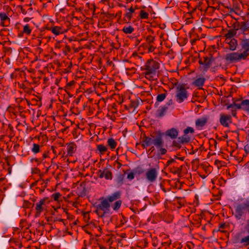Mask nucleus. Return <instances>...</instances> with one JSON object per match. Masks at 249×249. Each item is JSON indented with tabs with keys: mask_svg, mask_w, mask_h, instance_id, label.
Masks as SVG:
<instances>
[{
	"mask_svg": "<svg viewBox=\"0 0 249 249\" xmlns=\"http://www.w3.org/2000/svg\"><path fill=\"white\" fill-rule=\"evenodd\" d=\"M121 197V192L120 191H117L113 194H112L110 196H108L106 198H105L106 200H107L108 203L112 202L117 199L120 198Z\"/></svg>",
	"mask_w": 249,
	"mask_h": 249,
	"instance_id": "obj_16",
	"label": "nucleus"
},
{
	"mask_svg": "<svg viewBox=\"0 0 249 249\" xmlns=\"http://www.w3.org/2000/svg\"><path fill=\"white\" fill-rule=\"evenodd\" d=\"M205 81L206 79L204 77H199L192 83V85L198 87L199 89H202Z\"/></svg>",
	"mask_w": 249,
	"mask_h": 249,
	"instance_id": "obj_17",
	"label": "nucleus"
},
{
	"mask_svg": "<svg viewBox=\"0 0 249 249\" xmlns=\"http://www.w3.org/2000/svg\"><path fill=\"white\" fill-rule=\"evenodd\" d=\"M236 107L237 109H241L242 107V102L240 104H236L235 102H233V104L227 105V109H230L231 108H234Z\"/></svg>",
	"mask_w": 249,
	"mask_h": 249,
	"instance_id": "obj_32",
	"label": "nucleus"
},
{
	"mask_svg": "<svg viewBox=\"0 0 249 249\" xmlns=\"http://www.w3.org/2000/svg\"><path fill=\"white\" fill-rule=\"evenodd\" d=\"M91 6L92 7V9L91 10H93V12H95L96 10V6L94 3H92Z\"/></svg>",
	"mask_w": 249,
	"mask_h": 249,
	"instance_id": "obj_58",
	"label": "nucleus"
},
{
	"mask_svg": "<svg viewBox=\"0 0 249 249\" xmlns=\"http://www.w3.org/2000/svg\"><path fill=\"white\" fill-rule=\"evenodd\" d=\"M129 12L131 13V14H132L135 11V10L133 9V8L132 7H130L129 9Z\"/></svg>",
	"mask_w": 249,
	"mask_h": 249,
	"instance_id": "obj_56",
	"label": "nucleus"
},
{
	"mask_svg": "<svg viewBox=\"0 0 249 249\" xmlns=\"http://www.w3.org/2000/svg\"><path fill=\"white\" fill-rule=\"evenodd\" d=\"M168 107L166 106H160L156 111L155 115L157 118L162 117L166 113Z\"/></svg>",
	"mask_w": 249,
	"mask_h": 249,
	"instance_id": "obj_15",
	"label": "nucleus"
},
{
	"mask_svg": "<svg viewBox=\"0 0 249 249\" xmlns=\"http://www.w3.org/2000/svg\"><path fill=\"white\" fill-rule=\"evenodd\" d=\"M195 132V130L193 127L190 126H188L186 128H185L183 130V133L187 135L188 133H190L191 134H193Z\"/></svg>",
	"mask_w": 249,
	"mask_h": 249,
	"instance_id": "obj_38",
	"label": "nucleus"
},
{
	"mask_svg": "<svg viewBox=\"0 0 249 249\" xmlns=\"http://www.w3.org/2000/svg\"><path fill=\"white\" fill-rule=\"evenodd\" d=\"M238 27L243 32H246L249 29V20L241 22Z\"/></svg>",
	"mask_w": 249,
	"mask_h": 249,
	"instance_id": "obj_21",
	"label": "nucleus"
},
{
	"mask_svg": "<svg viewBox=\"0 0 249 249\" xmlns=\"http://www.w3.org/2000/svg\"><path fill=\"white\" fill-rule=\"evenodd\" d=\"M151 137H149L146 135H144L142 145L143 148H145L151 144H154L155 146H159L162 143V138L164 136V132H162L159 130L154 132L151 135Z\"/></svg>",
	"mask_w": 249,
	"mask_h": 249,
	"instance_id": "obj_1",
	"label": "nucleus"
},
{
	"mask_svg": "<svg viewBox=\"0 0 249 249\" xmlns=\"http://www.w3.org/2000/svg\"><path fill=\"white\" fill-rule=\"evenodd\" d=\"M134 174H135L134 172L130 173L129 174H128L127 178L130 180H132V179H134Z\"/></svg>",
	"mask_w": 249,
	"mask_h": 249,
	"instance_id": "obj_47",
	"label": "nucleus"
},
{
	"mask_svg": "<svg viewBox=\"0 0 249 249\" xmlns=\"http://www.w3.org/2000/svg\"><path fill=\"white\" fill-rule=\"evenodd\" d=\"M219 227V228H221V229H224L225 228V223L220 224Z\"/></svg>",
	"mask_w": 249,
	"mask_h": 249,
	"instance_id": "obj_55",
	"label": "nucleus"
},
{
	"mask_svg": "<svg viewBox=\"0 0 249 249\" xmlns=\"http://www.w3.org/2000/svg\"><path fill=\"white\" fill-rule=\"evenodd\" d=\"M124 181V177L122 175L120 174L116 178V182L117 184L119 186H121L123 184Z\"/></svg>",
	"mask_w": 249,
	"mask_h": 249,
	"instance_id": "obj_36",
	"label": "nucleus"
},
{
	"mask_svg": "<svg viewBox=\"0 0 249 249\" xmlns=\"http://www.w3.org/2000/svg\"><path fill=\"white\" fill-rule=\"evenodd\" d=\"M141 42V40H139L138 39H136V45H138L139 44V43H140Z\"/></svg>",
	"mask_w": 249,
	"mask_h": 249,
	"instance_id": "obj_63",
	"label": "nucleus"
},
{
	"mask_svg": "<svg viewBox=\"0 0 249 249\" xmlns=\"http://www.w3.org/2000/svg\"><path fill=\"white\" fill-rule=\"evenodd\" d=\"M208 119L209 117L207 116L197 119L195 121L196 127L198 128L203 127L207 123Z\"/></svg>",
	"mask_w": 249,
	"mask_h": 249,
	"instance_id": "obj_14",
	"label": "nucleus"
},
{
	"mask_svg": "<svg viewBox=\"0 0 249 249\" xmlns=\"http://www.w3.org/2000/svg\"><path fill=\"white\" fill-rule=\"evenodd\" d=\"M166 93H162L159 94L157 97V101L158 102L163 101L166 97Z\"/></svg>",
	"mask_w": 249,
	"mask_h": 249,
	"instance_id": "obj_39",
	"label": "nucleus"
},
{
	"mask_svg": "<svg viewBox=\"0 0 249 249\" xmlns=\"http://www.w3.org/2000/svg\"><path fill=\"white\" fill-rule=\"evenodd\" d=\"M5 62L7 65L9 64L10 62L9 58L6 59Z\"/></svg>",
	"mask_w": 249,
	"mask_h": 249,
	"instance_id": "obj_62",
	"label": "nucleus"
},
{
	"mask_svg": "<svg viewBox=\"0 0 249 249\" xmlns=\"http://www.w3.org/2000/svg\"><path fill=\"white\" fill-rule=\"evenodd\" d=\"M98 176L100 178L104 177L106 179L111 180L112 178L111 172L107 168H105L103 170H99L98 172Z\"/></svg>",
	"mask_w": 249,
	"mask_h": 249,
	"instance_id": "obj_11",
	"label": "nucleus"
},
{
	"mask_svg": "<svg viewBox=\"0 0 249 249\" xmlns=\"http://www.w3.org/2000/svg\"><path fill=\"white\" fill-rule=\"evenodd\" d=\"M178 130L177 128L173 127L167 130L164 133V135L170 137L172 140H175L178 138Z\"/></svg>",
	"mask_w": 249,
	"mask_h": 249,
	"instance_id": "obj_12",
	"label": "nucleus"
},
{
	"mask_svg": "<svg viewBox=\"0 0 249 249\" xmlns=\"http://www.w3.org/2000/svg\"><path fill=\"white\" fill-rule=\"evenodd\" d=\"M23 32L27 35H29L31 34V30L30 29L28 24H26L24 26Z\"/></svg>",
	"mask_w": 249,
	"mask_h": 249,
	"instance_id": "obj_41",
	"label": "nucleus"
},
{
	"mask_svg": "<svg viewBox=\"0 0 249 249\" xmlns=\"http://www.w3.org/2000/svg\"><path fill=\"white\" fill-rule=\"evenodd\" d=\"M91 4L90 3H87L86 4L87 6H88V7L89 8V9H92V7L91 6Z\"/></svg>",
	"mask_w": 249,
	"mask_h": 249,
	"instance_id": "obj_59",
	"label": "nucleus"
},
{
	"mask_svg": "<svg viewBox=\"0 0 249 249\" xmlns=\"http://www.w3.org/2000/svg\"><path fill=\"white\" fill-rule=\"evenodd\" d=\"M97 149L102 154L105 153L107 150V148L103 144H98L97 145Z\"/></svg>",
	"mask_w": 249,
	"mask_h": 249,
	"instance_id": "obj_30",
	"label": "nucleus"
},
{
	"mask_svg": "<svg viewBox=\"0 0 249 249\" xmlns=\"http://www.w3.org/2000/svg\"><path fill=\"white\" fill-rule=\"evenodd\" d=\"M247 212L249 214V199H246L243 203L237 204L235 207L234 215L237 220H240Z\"/></svg>",
	"mask_w": 249,
	"mask_h": 249,
	"instance_id": "obj_3",
	"label": "nucleus"
},
{
	"mask_svg": "<svg viewBox=\"0 0 249 249\" xmlns=\"http://www.w3.org/2000/svg\"><path fill=\"white\" fill-rule=\"evenodd\" d=\"M52 32L55 35H59L62 33V28L58 26H54L51 29Z\"/></svg>",
	"mask_w": 249,
	"mask_h": 249,
	"instance_id": "obj_26",
	"label": "nucleus"
},
{
	"mask_svg": "<svg viewBox=\"0 0 249 249\" xmlns=\"http://www.w3.org/2000/svg\"><path fill=\"white\" fill-rule=\"evenodd\" d=\"M188 94L185 88V84L178 85L176 88V101L181 103L188 98Z\"/></svg>",
	"mask_w": 249,
	"mask_h": 249,
	"instance_id": "obj_5",
	"label": "nucleus"
},
{
	"mask_svg": "<svg viewBox=\"0 0 249 249\" xmlns=\"http://www.w3.org/2000/svg\"><path fill=\"white\" fill-rule=\"evenodd\" d=\"M226 61L230 63L239 62L242 60H246L241 53H231L226 54L225 57Z\"/></svg>",
	"mask_w": 249,
	"mask_h": 249,
	"instance_id": "obj_6",
	"label": "nucleus"
},
{
	"mask_svg": "<svg viewBox=\"0 0 249 249\" xmlns=\"http://www.w3.org/2000/svg\"><path fill=\"white\" fill-rule=\"evenodd\" d=\"M48 157V153H45L43 154V159L46 158L47 157Z\"/></svg>",
	"mask_w": 249,
	"mask_h": 249,
	"instance_id": "obj_60",
	"label": "nucleus"
},
{
	"mask_svg": "<svg viewBox=\"0 0 249 249\" xmlns=\"http://www.w3.org/2000/svg\"><path fill=\"white\" fill-rule=\"evenodd\" d=\"M163 143H164V142H163V139L162 138V143H161V145H160L159 146H156V148L159 149V150H158L159 153L161 155H165L167 152L166 149L163 148Z\"/></svg>",
	"mask_w": 249,
	"mask_h": 249,
	"instance_id": "obj_27",
	"label": "nucleus"
},
{
	"mask_svg": "<svg viewBox=\"0 0 249 249\" xmlns=\"http://www.w3.org/2000/svg\"><path fill=\"white\" fill-rule=\"evenodd\" d=\"M236 112L235 110H232V114L233 116H235L236 115Z\"/></svg>",
	"mask_w": 249,
	"mask_h": 249,
	"instance_id": "obj_64",
	"label": "nucleus"
},
{
	"mask_svg": "<svg viewBox=\"0 0 249 249\" xmlns=\"http://www.w3.org/2000/svg\"><path fill=\"white\" fill-rule=\"evenodd\" d=\"M244 150L247 154L249 153V146L248 145H246L244 146Z\"/></svg>",
	"mask_w": 249,
	"mask_h": 249,
	"instance_id": "obj_52",
	"label": "nucleus"
},
{
	"mask_svg": "<svg viewBox=\"0 0 249 249\" xmlns=\"http://www.w3.org/2000/svg\"><path fill=\"white\" fill-rule=\"evenodd\" d=\"M73 149H74V147L73 146H72V145L68 146V148H67L68 154H69L70 155H72V154H73L74 153Z\"/></svg>",
	"mask_w": 249,
	"mask_h": 249,
	"instance_id": "obj_44",
	"label": "nucleus"
},
{
	"mask_svg": "<svg viewBox=\"0 0 249 249\" xmlns=\"http://www.w3.org/2000/svg\"><path fill=\"white\" fill-rule=\"evenodd\" d=\"M122 201L121 200H117L112 205V208L114 211L118 210L122 204Z\"/></svg>",
	"mask_w": 249,
	"mask_h": 249,
	"instance_id": "obj_31",
	"label": "nucleus"
},
{
	"mask_svg": "<svg viewBox=\"0 0 249 249\" xmlns=\"http://www.w3.org/2000/svg\"><path fill=\"white\" fill-rule=\"evenodd\" d=\"M146 40L149 44H150L154 41L155 37L151 36H148L146 37Z\"/></svg>",
	"mask_w": 249,
	"mask_h": 249,
	"instance_id": "obj_45",
	"label": "nucleus"
},
{
	"mask_svg": "<svg viewBox=\"0 0 249 249\" xmlns=\"http://www.w3.org/2000/svg\"><path fill=\"white\" fill-rule=\"evenodd\" d=\"M242 109L249 112V100L246 99L242 101Z\"/></svg>",
	"mask_w": 249,
	"mask_h": 249,
	"instance_id": "obj_23",
	"label": "nucleus"
},
{
	"mask_svg": "<svg viewBox=\"0 0 249 249\" xmlns=\"http://www.w3.org/2000/svg\"><path fill=\"white\" fill-rule=\"evenodd\" d=\"M107 143L111 149H114L117 146V142L112 138H110L107 140Z\"/></svg>",
	"mask_w": 249,
	"mask_h": 249,
	"instance_id": "obj_22",
	"label": "nucleus"
},
{
	"mask_svg": "<svg viewBox=\"0 0 249 249\" xmlns=\"http://www.w3.org/2000/svg\"><path fill=\"white\" fill-rule=\"evenodd\" d=\"M198 63L200 64V66H204L203 61H202V60H199L198 61Z\"/></svg>",
	"mask_w": 249,
	"mask_h": 249,
	"instance_id": "obj_61",
	"label": "nucleus"
},
{
	"mask_svg": "<svg viewBox=\"0 0 249 249\" xmlns=\"http://www.w3.org/2000/svg\"><path fill=\"white\" fill-rule=\"evenodd\" d=\"M139 106V102L137 101H131L129 107L131 108H133L134 109L136 108Z\"/></svg>",
	"mask_w": 249,
	"mask_h": 249,
	"instance_id": "obj_42",
	"label": "nucleus"
},
{
	"mask_svg": "<svg viewBox=\"0 0 249 249\" xmlns=\"http://www.w3.org/2000/svg\"><path fill=\"white\" fill-rule=\"evenodd\" d=\"M240 243L243 244L245 246H249V235L242 238Z\"/></svg>",
	"mask_w": 249,
	"mask_h": 249,
	"instance_id": "obj_33",
	"label": "nucleus"
},
{
	"mask_svg": "<svg viewBox=\"0 0 249 249\" xmlns=\"http://www.w3.org/2000/svg\"><path fill=\"white\" fill-rule=\"evenodd\" d=\"M33 207L34 204H32L30 202L27 200H24L23 201L22 207L24 208H29L31 206Z\"/></svg>",
	"mask_w": 249,
	"mask_h": 249,
	"instance_id": "obj_40",
	"label": "nucleus"
},
{
	"mask_svg": "<svg viewBox=\"0 0 249 249\" xmlns=\"http://www.w3.org/2000/svg\"><path fill=\"white\" fill-rule=\"evenodd\" d=\"M2 126L3 127V133H4V130H6V131H7L9 128L11 127V124L9 123L3 122L2 123Z\"/></svg>",
	"mask_w": 249,
	"mask_h": 249,
	"instance_id": "obj_43",
	"label": "nucleus"
},
{
	"mask_svg": "<svg viewBox=\"0 0 249 249\" xmlns=\"http://www.w3.org/2000/svg\"><path fill=\"white\" fill-rule=\"evenodd\" d=\"M175 162V160L173 159H171V160H169L167 161V163H166V164L167 165H169L170 164H171V163H173Z\"/></svg>",
	"mask_w": 249,
	"mask_h": 249,
	"instance_id": "obj_51",
	"label": "nucleus"
},
{
	"mask_svg": "<svg viewBox=\"0 0 249 249\" xmlns=\"http://www.w3.org/2000/svg\"><path fill=\"white\" fill-rule=\"evenodd\" d=\"M181 141L179 137L178 138V139L176 140H173L172 142V146L178 149L180 148L181 147V145L183 144L182 142H181Z\"/></svg>",
	"mask_w": 249,
	"mask_h": 249,
	"instance_id": "obj_25",
	"label": "nucleus"
},
{
	"mask_svg": "<svg viewBox=\"0 0 249 249\" xmlns=\"http://www.w3.org/2000/svg\"><path fill=\"white\" fill-rule=\"evenodd\" d=\"M180 172H181V169H180L179 168H177L174 173V174H176V173L179 174Z\"/></svg>",
	"mask_w": 249,
	"mask_h": 249,
	"instance_id": "obj_53",
	"label": "nucleus"
},
{
	"mask_svg": "<svg viewBox=\"0 0 249 249\" xmlns=\"http://www.w3.org/2000/svg\"><path fill=\"white\" fill-rule=\"evenodd\" d=\"M239 27L234 30L231 29L228 31V32L225 35L226 37V41H228L229 39L233 38L232 37L236 34V31L238 29Z\"/></svg>",
	"mask_w": 249,
	"mask_h": 249,
	"instance_id": "obj_20",
	"label": "nucleus"
},
{
	"mask_svg": "<svg viewBox=\"0 0 249 249\" xmlns=\"http://www.w3.org/2000/svg\"><path fill=\"white\" fill-rule=\"evenodd\" d=\"M115 239V237L113 235H107L105 237V240H106L107 243L108 244V245H111L112 244L114 239Z\"/></svg>",
	"mask_w": 249,
	"mask_h": 249,
	"instance_id": "obj_24",
	"label": "nucleus"
},
{
	"mask_svg": "<svg viewBox=\"0 0 249 249\" xmlns=\"http://www.w3.org/2000/svg\"><path fill=\"white\" fill-rule=\"evenodd\" d=\"M241 54L245 59L249 56V39H242L240 43Z\"/></svg>",
	"mask_w": 249,
	"mask_h": 249,
	"instance_id": "obj_7",
	"label": "nucleus"
},
{
	"mask_svg": "<svg viewBox=\"0 0 249 249\" xmlns=\"http://www.w3.org/2000/svg\"><path fill=\"white\" fill-rule=\"evenodd\" d=\"M160 68V64L158 62L153 59L148 60L145 63L144 68L142 69L145 70V73L146 75H155L157 71Z\"/></svg>",
	"mask_w": 249,
	"mask_h": 249,
	"instance_id": "obj_4",
	"label": "nucleus"
},
{
	"mask_svg": "<svg viewBox=\"0 0 249 249\" xmlns=\"http://www.w3.org/2000/svg\"><path fill=\"white\" fill-rule=\"evenodd\" d=\"M214 58L211 56L210 57L205 56L203 58V66H200L204 73L206 72L212 65V62L214 61Z\"/></svg>",
	"mask_w": 249,
	"mask_h": 249,
	"instance_id": "obj_9",
	"label": "nucleus"
},
{
	"mask_svg": "<svg viewBox=\"0 0 249 249\" xmlns=\"http://www.w3.org/2000/svg\"><path fill=\"white\" fill-rule=\"evenodd\" d=\"M3 52L6 54V53H11L12 52V49L11 48L3 47Z\"/></svg>",
	"mask_w": 249,
	"mask_h": 249,
	"instance_id": "obj_48",
	"label": "nucleus"
},
{
	"mask_svg": "<svg viewBox=\"0 0 249 249\" xmlns=\"http://www.w3.org/2000/svg\"><path fill=\"white\" fill-rule=\"evenodd\" d=\"M47 200V198H44L41 199L38 203L36 204V217H38L40 215L41 213L43 210V206L45 205L46 201Z\"/></svg>",
	"mask_w": 249,
	"mask_h": 249,
	"instance_id": "obj_13",
	"label": "nucleus"
},
{
	"mask_svg": "<svg viewBox=\"0 0 249 249\" xmlns=\"http://www.w3.org/2000/svg\"><path fill=\"white\" fill-rule=\"evenodd\" d=\"M179 138L180 139L181 142L183 144L189 142L191 140V137L189 135L185 134Z\"/></svg>",
	"mask_w": 249,
	"mask_h": 249,
	"instance_id": "obj_28",
	"label": "nucleus"
},
{
	"mask_svg": "<svg viewBox=\"0 0 249 249\" xmlns=\"http://www.w3.org/2000/svg\"><path fill=\"white\" fill-rule=\"evenodd\" d=\"M229 45V49L231 51H235L236 49L237 46V41L235 38H231L229 40V41H226Z\"/></svg>",
	"mask_w": 249,
	"mask_h": 249,
	"instance_id": "obj_19",
	"label": "nucleus"
},
{
	"mask_svg": "<svg viewBox=\"0 0 249 249\" xmlns=\"http://www.w3.org/2000/svg\"><path fill=\"white\" fill-rule=\"evenodd\" d=\"M133 171L135 174L141 175L144 172V170L141 166H138L136 167Z\"/></svg>",
	"mask_w": 249,
	"mask_h": 249,
	"instance_id": "obj_34",
	"label": "nucleus"
},
{
	"mask_svg": "<svg viewBox=\"0 0 249 249\" xmlns=\"http://www.w3.org/2000/svg\"><path fill=\"white\" fill-rule=\"evenodd\" d=\"M132 14H131L129 12L126 13L125 15V16L126 18H128V21H129L131 19V17H132Z\"/></svg>",
	"mask_w": 249,
	"mask_h": 249,
	"instance_id": "obj_49",
	"label": "nucleus"
},
{
	"mask_svg": "<svg viewBox=\"0 0 249 249\" xmlns=\"http://www.w3.org/2000/svg\"><path fill=\"white\" fill-rule=\"evenodd\" d=\"M245 228L247 232L249 233V222L246 225Z\"/></svg>",
	"mask_w": 249,
	"mask_h": 249,
	"instance_id": "obj_54",
	"label": "nucleus"
},
{
	"mask_svg": "<svg viewBox=\"0 0 249 249\" xmlns=\"http://www.w3.org/2000/svg\"><path fill=\"white\" fill-rule=\"evenodd\" d=\"M155 48L152 46V45H150L149 48H148V52H154V51L155 50Z\"/></svg>",
	"mask_w": 249,
	"mask_h": 249,
	"instance_id": "obj_50",
	"label": "nucleus"
},
{
	"mask_svg": "<svg viewBox=\"0 0 249 249\" xmlns=\"http://www.w3.org/2000/svg\"><path fill=\"white\" fill-rule=\"evenodd\" d=\"M100 200V203L94 206L96 208L94 212L99 217H103L106 214L108 213L110 204L108 203L107 200H106L103 197H101Z\"/></svg>",
	"mask_w": 249,
	"mask_h": 249,
	"instance_id": "obj_2",
	"label": "nucleus"
},
{
	"mask_svg": "<svg viewBox=\"0 0 249 249\" xmlns=\"http://www.w3.org/2000/svg\"><path fill=\"white\" fill-rule=\"evenodd\" d=\"M10 24V18L5 13H1V26H8Z\"/></svg>",
	"mask_w": 249,
	"mask_h": 249,
	"instance_id": "obj_18",
	"label": "nucleus"
},
{
	"mask_svg": "<svg viewBox=\"0 0 249 249\" xmlns=\"http://www.w3.org/2000/svg\"><path fill=\"white\" fill-rule=\"evenodd\" d=\"M149 14L147 12H145L144 10H141L140 13V16L142 19H147L148 18Z\"/></svg>",
	"mask_w": 249,
	"mask_h": 249,
	"instance_id": "obj_37",
	"label": "nucleus"
},
{
	"mask_svg": "<svg viewBox=\"0 0 249 249\" xmlns=\"http://www.w3.org/2000/svg\"><path fill=\"white\" fill-rule=\"evenodd\" d=\"M134 28L131 26H129L128 27L124 26L122 30L123 32L126 34H131L134 31Z\"/></svg>",
	"mask_w": 249,
	"mask_h": 249,
	"instance_id": "obj_29",
	"label": "nucleus"
},
{
	"mask_svg": "<svg viewBox=\"0 0 249 249\" xmlns=\"http://www.w3.org/2000/svg\"><path fill=\"white\" fill-rule=\"evenodd\" d=\"M60 196H61V194L59 193H56L53 194L52 195L53 198L55 201H57Z\"/></svg>",
	"mask_w": 249,
	"mask_h": 249,
	"instance_id": "obj_46",
	"label": "nucleus"
},
{
	"mask_svg": "<svg viewBox=\"0 0 249 249\" xmlns=\"http://www.w3.org/2000/svg\"><path fill=\"white\" fill-rule=\"evenodd\" d=\"M40 151V146L39 144L36 143L33 144V147L32 149V151L35 153L36 154L38 153Z\"/></svg>",
	"mask_w": 249,
	"mask_h": 249,
	"instance_id": "obj_35",
	"label": "nucleus"
},
{
	"mask_svg": "<svg viewBox=\"0 0 249 249\" xmlns=\"http://www.w3.org/2000/svg\"><path fill=\"white\" fill-rule=\"evenodd\" d=\"M146 179L150 182H155L158 177V172L156 168H152L148 169L145 175Z\"/></svg>",
	"mask_w": 249,
	"mask_h": 249,
	"instance_id": "obj_8",
	"label": "nucleus"
},
{
	"mask_svg": "<svg viewBox=\"0 0 249 249\" xmlns=\"http://www.w3.org/2000/svg\"><path fill=\"white\" fill-rule=\"evenodd\" d=\"M219 121L222 125L228 127L230 124L231 123V115L221 114H220Z\"/></svg>",
	"mask_w": 249,
	"mask_h": 249,
	"instance_id": "obj_10",
	"label": "nucleus"
},
{
	"mask_svg": "<svg viewBox=\"0 0 249 249\" xmlns=\"http://www.w3.org/2000/svg\"><path fill=\"white\" fill-rule=\"evenodd\" d=\"M172 100H170L167 103H166V105L165 106L168 107L170 105H172Z\"/></svg>",
	"mask_w": 249,
	"mask_h": 249,
	"instance_id": "obj_57",
	"label": "nucleus"
}]
</instances>
